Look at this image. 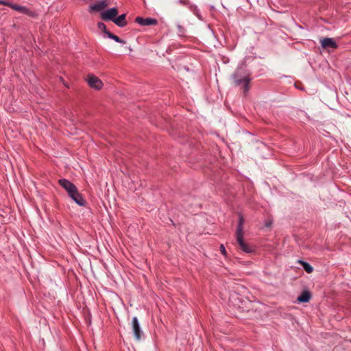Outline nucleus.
Masks as SVG:
<instances>
[{"label":"nucleus","instance_id":"f257e3e1","mask_svg":"<svg viewBox=\"0 0 351 351\" xmlns=\"http://www.w3.org/2000/svg\"><path fill=\"white\" fill-rule=\"evenodd\" d=\"M60 185L64 188L67 192L69 196L78 205L84 206L86 201L84 199L82 195L78 192L76 186L71 181L66 179H60L58 180Z\"/></svg>","mask_w":351,"mask_h":351},{"label":"nucleus","instance_id":"f03ea898","mask_svg":"<svg viewBox=\"0 0 351 351\" xmlns=\"http://www.w3.org/2000/svg\"><path fill=\"white\" fill-rule=\"evenodd\" d=\"M231 77L235 86H240L243 88L244 93L248 92L251 79L244 69L238 67Z\"/></svg>","mask_w":351,"mask_h":351},{"label":"nucleus","instance_id":"7ed1b4c3","mask_svg":"<svg viewBox=\"0 0 351 351\" xmlns=\"http://www.w3.org/2000/svg\"><path fill=\"white\" fill-rule=\"evenodd\" d=\"M245 219L243 216L241 214H239V221L238 226L236 231V239L237 241L239 244V248L245 253H252L254 250L252 247L249 245L247 243L244 241L243 239V223Z\"/></svg>","mask_w":351,"mask_h":351},{"label":"nucleus","instance_id":"20e7f679","mask_svg":"<svg viewBox=\"0 0 351 351\" xmlns=\"http://www.w3.org/2000/svg\"><path fill=\"white\" fill-rule=\"evenodd\" d=\"M248 302L237 292H232L230 294L228 305L232 310H237L240 312L247 311Z\"/></svg>","mask_w":351,"mask_h":351},{"label":"nucleus","instance_id":"39448f33","mask_svg":"<svg viewBox=\"0 0 351 351\" xmlns=\"http://www.w3.org/2000/svg\"><path fill=\"white\" fill-rule=\"evenodd\" d=\"M9 7L13 9L14 10L18 11L22 14H24L32 18H36L38 15L36 12L31 10L30 9L25 6L10 3Z\"/></svg>","mask_w":351,"mask_h":351},{"label":"nucleus","instance_id":"423d86ee","mask_svg":"<svg viewBox=\"0 0 351 351\" xmlns=\"http://www.w3.org/2000/svg\"><path fill=\"white\" fill-rule=\"evenodd\" d=\"M87 82L89 86L96 90H101L103 87L102 81L93 74H88L87 75Z\"/></svg>","mask_w":351,"mask_h":351},{"label":"nucleus","instance_id":"0eeeda50","mask_svg":"<svg viewBox=\"0 0 351 351\" xmlns=\"http://www.w3.org/2000/svg\"><path fill=\"white\" fill-rule=\"evenodd\" d=\"M118 14V9L117 8H112L105 10L101 13V19L105 21H112L115 19Z\"/></svg>","mask_w":351,"mask_h":351},{"label":"nucleus","instance_id":"6e6552de","mask_svg":"<svg viewBox=\"0 0 351 351\" xmlns=\"http://www.w3.org/2000/svg\"><path fill=\"white\" fill-rule=\"evenodd\" d=\"M134 21L141 26L156 25L158 24V21L156 19L152 18L144 19L141 16H137L135 18Z\"/></svg>","mask_w":351,"mask_h":351},{"label":"nucleus","instance_id":"1a4fd4ad","mask_svg":"<svg viewBox=\"0 0 351 351\" xmlns=\"http://www.w3.org/2000/svg\"><path fill=\"white\" fill-rule=\"evenodd\" d=\"M108 1L107 0H102L101 1H99L95 4L90 5L88 8V12H100L103 10L104 8H106L108 6Z\"/></svg>","mask_w":351,"mask_h":351},{"label":"nucleus","instance_id":"9d476101","mask_svg":"<svg viewBox=\"0 0 351 351\" xmlns=\"http://www.w3.org/2000/svg\"><path fill=\"white\" fill-rule=\"evenodd\" d=\"M320 43H321L322 48H324V49H328V48L336 49V48H337V43L331 38H322L320 39Z\"/></svg>","mask_w":351,"mask_h":351},{"label":"nucleus","instance_id":"9b49d317","mask_svg":"<svg viewBox=\"0 0 351 351\" xmlns=\"http://www.w3.org/2000/svg\"><path fill=\"white\" fill-rule=\"evenodd\" d=\"M132 326L134 337L136 339L139 340L141 337V330L140 328L138 320L136 317H133L132 321Z\"/></svg>","mask_w":351,"mask_h":351},{"label":"nucleus","instance_id":"f8f14e48","mask_svg":"<svg viewBox=\"0 0 351 351\" xmlns=\"http://www.w3.org/2000/svg\"><path fill=\"white\" fill-rule=\"evenodd\" d=\"M117 26L120 27H125L128 24L127 20H126V14H122L117 17H115V19L112 21Z\"/></svg>","mask_w":351,"mask_h":351},{"label":"nucleus","instance_id":"ddd939ff","mask_svg":"<svg viewBox=\"0 0 351 351\" xmlns=\"http://www.w3.org/2000/svg\"><path fill=\"white\" fill-rule=\"evenodd\" d=\"M311 299V293L307 291H304L302 293V294L298 298V300L300 302H307Z\"/></svg>","mask_w":351,"mask_h":351},{"label":"nucleus","instance_id":"4468645a","mask_svg":"<svg viewBox=\"0 0 351 351\" xmlns=\"http://www.w3.org/2000/svg\"><path fill=\"white\" fill-rule=\"evenodd\" d=\"M298 263H299L300 265H301L304 267V270H305L307 273L311 274V273H312V272H313V267H312L310 264H308V263H306V262H305V261H302V260H299V261H298Z\"/></svg>","mask_w":351,"mask_h":351},{"label":"nucleus","instance_id":"2eb2a0df","mask_svg":"<svg viewBox=\"0 0 351 351\" xmlns=\"http://www.w3.org/2000/svg\"><path fill=\"white\" fill-rule=\"evenodd\" d=\"M108 37L110 39H112L114 40L115 42L117 43H122V44H125V41L121 39L119 36H117V35H114V34L112 33H108Z\"/></svg>","mask_w":351,"mask_h":351},{"label":"nucleus","instance_id":"dca6fc26","mask_svg":"<svg viewBox=\"0 0 351 351\" xmlns=\"http://www.w3.org/2000/svg\"><path fill=\"white\" fill-rule=\"evenodd\" d=\"M97 27L98 28L101 30L105 34H106L108 36V33H110V32H109L107 28H106V25L102 23V22H99L97 23Z\"/></svg>","mask_w":351,"mask_h":351},{"label":"nucleus","instance_id":"f3484780","mask_svg":"<svg viewBox=\"0 0 351 351\" xmlns=\"http://www.w3.org/2000/svg\"><path fill=\"white\" fill-rule=\"evenodd\" d=\"M219 249H220L221 253L223 255H224L225 256H227V252H226V248H225V246H224L223 244H221L220 245Z\"/></svg>","mask_w":351,"mask_h":351},{"label":"nucleus","instance_id":"a211bd4d","mask_svg":"<svg viewBox=\"0 0 351 351\" xmlns=\"http://www.w3.org/2000/svg\"><path fill=\"white\" fill-rule=\"evenodd\" d=\"M0 4L9 7L10 2L7 1L0 0Z\"/></svg>","mask_w":351,"mask_h":351},{"label":"nucleus","instance_id":"6ab92c4d","mask_svg":"<svg viewBox=\"0 0 351 351\" xmlns=\"http://www.w3.org/2000/svg\"><path fill=\"white\" fill-rule=\"evenodd\" d=\"M179 2L182 4V5H186L189 3V0H179Z\"/></svg>","mask_w":351,"mask_h":351},{"label":"nucleus","instance_id":"aec40b11","mask_svg":"<svg viewBox=\"0 0 351 351\" xmlns=\"http://www.w3.org/2000/svg\"><path fill=\"white\" fill-rule=\"evenodd\" d=\"M271 224V221L269 220L268 221L265 223V227H269Z\"/></svg>","mask_w":351,"mask_h":351}]
</instances>
